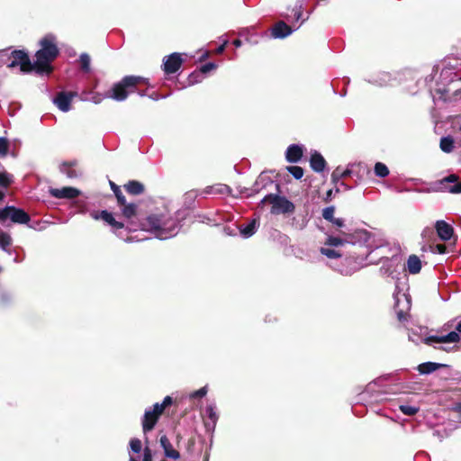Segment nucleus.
Listing matches in <instances>:
<instances>
[{
	"label": "nucleus",
	"instance_id": "6e6552de",
	"mask_svg": "<svg viewBox=\"0 0 461 461\" xmlns=\"http://www.w3.org/2000/svg\"><path fill=\"white\" fill-rule=\"evenodd\" d=\"M7 220L14 223L25 224L29 222L30 216L22 209L14 206H6L0 209V221L5 222Z\"/></svg>",
	"mask_w": 461,
	"mask_h": 461
},
{
	"label": "nucleus",
	"instance_id": "2f4dec72",
	"mask_svg": "<svg viewBox=\"0 0 461 461\" xmlns=\"http://www.w3.org/2000/svg\"><path fill=\"white\" fill-rule=\"evenodd\" d=\"M12 245V238L9 234L0 231V248L9 255H12L14 251L10 248Z\"/></svg>",
	"mask_w": 461,
	"mask_h": 461
},
{
	"label": "nucleus",
	"instance_id": "a18cd8bd",
	"mask_svg": "<svg viewBox=\"0 0 461 461\" xmlns=\"http://www.w3.org/2000/svg\"><path fill=\"white\" fill-rule=\"evenodd\" d=\"M334 212H335V207L334 206H328L326 208H324L322 210V217L330 221V222H332L333 220L335 219L334 217Z\"/></svg>",
	"mask_w": 461,
	"mask_h": 461
},
{
	"label": "nucleus",
	"instance_id": "69168bd1",
	"mask_svg": "<svg viewBox=\"0 0 461 461\" xmlns=\"http://www.w3.org/2000/svg\"><path fill=\"white\" fill-rule=\"evenodd\" d=\"M453 411L457 412L459 414V416L461 417V402H457L454 405L453 407Z\"/></svg>",
	"mask_w": 461,
	"mask_h": 461
},
{
	"label": "nucleus",
	"instance_id": "e2e57ef3",
	"mask_svg": "<svg viewBox=\"0 0 461 461\" xmlns=\"http://www.w3.org/2000/svg\"><path fill=\"white\" fill-rule=\"evenodd\" d=\"M228 43H229V41H228L227 39H224V40L222 41L221 45H220V46L216 49L215 52H216L217 54H221V53L224 51V50H225V48H226V46H227V44H228Z\"/></svg>",
	"mask_w": 461,
	"mask_h": 461
},
{
	"label": "nucleus",
	"instance_id": "338daca9",
	"mask_svg": "<svg viewBox=\"0 0 461 461\" xmlns=\"http://www.w3.org/2000/svg\"><path fill=\"white\" fill-rule=\"evenodd\" d=\"M232 43L236 48H240L242 45V41L239 39L234 40Z\"/></svg>",
	"mask_w": 461,
	"mask_h": 461
},
{
	"label": "nucleus",
	"instance_id": "4468645a",
	"mask_svg": "<svg viewBox=\"0 0 461 461\" xmlns=\"http://www.w3.org/2000/svg\"><path fill=\"white\" fill-rule=\"evenodd\" d=\"M366 259V258H360V257H349L345 259V263L347 264V267H343L342 268L339 269L341 275L343 276H351L357 270H359L364 266V261Z\"/></svg>",
	"mask_w": 461,
	"mask_h": 461
},
{
	"label": "nucleus",
	"instance_id": "09e8293b",
	"mask_svg": "<svg viewBox=\"0 0 461 461\" xmlns=\"http://www.w3.org/2000/svg\"><path fill=\"white\" fill-rule=\"evenodd\" d=\"M11 183H12V176L11 175H9L5 172L0 173V186H2L4 188H7Z\"/></svg>",
	"mask_w": 461,
	"mask_h": 461
},
{
	"label": "nucleus",
	"instance_id": "5fc2aeb1",
	"mask_svg": "<svg viewBox=\"0 0 461 461\" xmlns=\"http://www.w3.org/2000/svg\"><path fill=\"white\" fill-rule=\"evenodd\" d=\"M12 301V295L8 293L3 292L0 294V303L2 304H6Z\"/></svg>",
	"mask_w": 461,
	"mask_h": 461
},
{
	"label": "nucleus",
	"instance_id": "c03bdc74",
	"mask_svg": "<svg viewBox=\"0 0 461 461\" xmlns=\"http://www.w3.org/2000/svg\"><path fill=\"white\" fill-rule=\"evenodd\" d=\"M173 402L172 397L166 396L161 403H155L154 407L157 409L160 413H163L164 410L170 406Z\"/></svg>",
	"mask_w": 461,
	"mask_h": 461
},
{
	"label": "nucleus",
	"instance_id": "473e14b6",
	"mask_svg": "<svg viewBox=\"0 0 461 461\" xmlns=\"http://www.w3.org/2000/svg\"><path fill=\"white\" fill-rule=\"evenodd\" d=\"M125 189L129 194L137 195L144 192V185L139 181L131 180L125 185Z\"/></svg>",
	"mask_w": 461,
	"mask_h": 461
},
{
	"label": "nucleus",
	"instance_id": "7c9ffc66",
	"mask_svg": "<svg viewBox=\"0 0 461 461\" xmlns=\"http://www.w3.org/2000/svg\"><path fill=\"white\" fill-rule=\"evenodd\" d=\"M421 269V261L416 255H411L407 259V270L410 274H418Z\"/></svg>",
	"mask_w": 461,
	"mask_h": 461
},
{
	"label": "nucleus",
	"instance_id": "2eb2a0df",
	"mask_svg": "<svg viewBox=\"0 0 461 461\" xmlns=\"http://www.w3.org/2000/svg\"><path fill=\"white\" fill-rule=\"evenodd\" d=\"M439 79L440 84L443 85V87H438L437 91L441 95H445L449 92V90L446 88L447 85L456 80H461V77H458L456 73L452 68H445L440 72Z\"/></svg>",
	"mask_w": 461,
	"mask_h": 461
},
{
	"label": "nucleus",
	"instance_id": "a19ab883",
	"mask_svg": "<svg viewBox=\"0 0 461 461\" xmlns=\"http://www.w3.org/2000/svg\"><path fill=\"white\" fill-rule=\"evenodd\" d=\"M400 411L407 416H412L416 414L419 411V407L408 405V404H402L399 406Z\"/></svg>",
	"mask_w": 461,
	"mask_h": 461
},
{
	"label": "nucleus",
	"instance_id": "f03ea898",
	"mask_svg": "<svg viewBox=\"0 0 461 461\" xmlns=\"http://www.w3.org/2000/svg\"><path fill=\"white\" fill-rule=\"evenodd\" d=\"M56 38L48 34L40 41L41 49L36 52L34 69L39 74H50L51 72L50 62L59 55V49L56 45Z\"/></svg>",
	"mask_w": 461,
	"mask_h": 461
},
{
	"label": "nucleus",
	"instance_id": "a878e982",
	"mask_svg": "<svg viewBox=\"0 0 461 461\" xmlns=\"http://www.w3.org/2000/svg\"><path fill=\"white\" fill-rule=\"evenodd\" d=\"M259 227V221L258 219H252L249 223L240 226V235L245 238H250Z\"/></svg>",
	"mask_w": 461,
	"mask_h": 461
},
{
	"label": "nucleus",
	"instance_id": "864d4df0",
	"mask_svg": "<svg viewBox=\"0 0 461 461\" xmlns=\"http://www.w3.org/2000/svg\"><path fill=\"white\" fill-rule=\"evenodd\" d=\"M142 461H153L152 450L149 447H145L143 449Z\"/></svg>",
	"mask_w": 461,
	"mask_h": 461
},
{
	"label": "nucleus",
	"instance_id": "4c0bfd02",
	"mask_svg": "<svg viewBox=\"0 0 461 461\" xmlns=\"http://www.w3.org/2000/svg\"><path fill=\"white\" fill-rule=\"evenodd\" d=\"M123 206L122 208V214L125 218L130 219L136 213L137 205L135 203H124L121 204Z\"/></svg>",
	"mask_w": 461,
	"mask_h": 461
},
{
	"label": "nucleus",
	"instance_id": "0e129e2a",
	"mask_svg": "<svg viewBox=\"0 0 461 461\" xmlns=\"http://www.w3.org/2000/svg\"><path fill=\"white\" fill-rule=\"evenodd\" d=\"M200 195H207V194H214V187L212 186H207L201 192H199Z\"/></svg>",
	"mask_w": 461,
	"mask_h": 461
},
{
	"label": "nucleus",
	"instance_id": "9d476101",
	"mask_svg": "<svg viewBox=\"0 0 461 461\" xmlns=\"http://www.w3.org/2000/svg\"><path fill=\"white\" fill-rule=\"evenodd\" d=\"M456 331H450L444 336H429L424 339L427 345H433L434 343H456L460 340V336L457 332L461 333V321L456 327Z\"/></svg>",
	"mask_w": 461,
	"mask_h": 461
},
{
	"label": "nucleus",
	"instance_id": "a211bd4d",
	"mask_svg": "<svg viewBox=\"0 0 461 461\" xmlns=\"http://www.w3.org/2000/svg\"><path fill=\"white\" fill-rule=\"evenodd\" d=\"M381 264L380 274L384 276H393L399 267L400 258L398 256L386 258L382 259Z\"/></svg>",
	"mask_w": 461,
	"mask_h": 461
},
{
	"label": "nucleus",
	"instance_id": "774afa93",
	"mask_svg": "<svg viewBox=\"0 0 461 461\" xmlns=\"http://www.w3.org/2000/svg\"><path fill=\"white\" fill-rule=\"evenodd\" d=\"M332 194H333V190H332V189L329 190V191L327 192V194H326V199H327V200L330 199V198H331V196H332Z\"/></svg>",
	"mask_w": 461,
	"mask_h": 461
},
{
	"label": "nucleus",
	"instance_id": "aec40b11",
	"mask_svg": "<svg viewBox=\"0 0 461 461\" xmlns=\"http://www.w3.org/2000/svg\"><path fill=\"white\" fill-rule=\"evenodd\" d=\"M296 29H292L285 22H278L272 28L271 34L275 39H285L291 35Z\"/></svg>",
	"mask_w": 461,
	"mask_h": 461
},
{
	"label": "nucleus",
	"instance_id": "13d9d810",
	"mask_svg": "<svg viewBox=\"0 0 461 461\" xmlns=\"http://www.w3.org/2000/svg\"><path fill=\"white\" fill-rule=\"evenodd\" d=\"M335 185H336V188L334 190L335 193H339L341 188H343L344 190L351 189V187L349 185H348L347 184H345L342 181H339L338 184H335Z\"/></svg>",
	"mask_w": 461,
	"mask_h": 461
},
{
	"label": "nucleus",
	"instance_id": "37998d69",
	"mask_svg": "<svg viewBox=\"0 0 461 461\" xmlns=\"http://www.w3.org/2000/svg\"><path fill=\"white\" fill-rule=\"evenodd\" d=\"M320 252L329 258H337L341 257V254L334 249L322 247L321 248Z\"/></svg>",
	"mask_w": 461,
	"mask_h": 461
},
{
	"label": "nucleus",
	"instance_id": "49530a36",
	"mask_svg": "<svg viewBox=\"0 0 461 461\" xmlns=\"http://www.w3.org/2000/svg\"><path fill=\"white\" fill-rule=\"evenodd\" d=\"M130 447L133 453L139 454L142 449V443L139 438H131L130 441Z\"/></svg>",
	"mask_w": 461,
	"mask_h": 461
},
{
	"label": "nucleus",
	"instance_id": "c85d7f7f",
	"mask_svg": "<svg viewBox=\"0 0 461 461\" xmlns=\"http://www.w3.org/2000/svg\"><path fill=\"white\" fill-rule=\"evenodd\" d=\"M205 413L207 418L210 420V422H205V427L208 429H214L217 420H218V414L216 411V407L214 404H209L205 409Z\"/></svg>",
	"mask_w": 461,
	"mask_h": 461
},
{
	"label": "nucleus",
	"instance_id": "ea45409f",
	"mask_svg": "<svg viewBox=\"0 0 461 461\" xmlns=\"http://www.w3.org/2000/svg\"><path fill=\"white\" fill-rule=\"evenodd\" d=\"M303 0H297L292 12L294 16V21L299 22L303 15Z\"/></svg>",
	"mask_w": 461,
	"mask_h": 461
},
{
	"label": "nucleus",
	"instance_id": "8fccbe9b",
	"mask_svg": "<svg viewBox=\"0 0 461 461\" xmlns=\"http://www.w3.org/2000/svg\"><path fill=\"white\" fill-rule=\"evenodd\" d=\"M213 187H214V194H225L230 193V188L227 185L219 184V185H213Z\"/></svg>",
	"mask_w": 461,
	"mask_h": 461
},
{
	"label": "nucleus",
	"instance_id": "4d7b16f0",
	"mask_svg": "<svg viewBox=\"0 0 461 461\" xmlns=\"http://www.w3.org/2000/svg\"><path fill=\"white\" fill-rule=\"evenodd\" d=\"M198 195H200L199 194V191L197 190H191V191H188L185 193V200H194L195 199Z\"/></svg>",
	"mask_w": 461,
	"mask_h": 461
},
{
	"label": "nucleus",
	"instance_id": "c9c22d12",
	"mask_svg": "<svg viewBox=\"0 0 461 461\" xmlns=\"http://www.w3.org/2000/svg\"><path fill=\"white\" fill-rule=\"evenodd\" d=\"M381 381V377L373 380L372 382L366 385L365 390L363 391L362 393H367L373 396L376 393V387L380 386Z\"/></svg>",
	"mask_w": 461,
	"mask_h": 461
},
{
	"label": "nucleus",
	"instance_id": "20e7f679",
	"mask_svg": "<svg viewBox=\"0 0 461 461\" xmlns=\"http://www.w3.org/2000/svg\"><path fill=\"white\" fill-rule=\"evenodd\" d=\"M340 236H329L325 242V246L330 247H339L344 245L345 243L357 244V243H366L370 239V233L366 230H357L354 233H348L345 230H340Z\"/></svg>",
	"mask_w": 461,
	"mask_h": 461
},
{
	"label": "nucleus",
	"instance_id": "603ef678",
	"mask_svg": "<svg viewBox=\"0 0 461 461\" xmlns=\"http://www.w3.org/2000/svg\"><path fill=\"white\" fill-rule=\"evenodd\" d=\"M206 393H207V386H203V387L200 388L199 390H196V391L193 392L192 393H190L189 397L191 399L202 398V397L205 396Z\"/></svg>",
	"mask_w": 461,
	"mask_h": 461
},
{
	"label": "nucleus",
	"instance_id": "3c124183",
	"mask_svg": "<svg viewBox=\"0 0 461 461\" xmlns=\"http://www.w3.org/2000/svg\"><path fill=\"white\" fill-rule=\"evenodd\" d=\"M8 140L5 137H0V155L5 156L8 151Z\"/></svg>",
	"mask_w": 461,
	"mask_h": 461
},
{
	"label": "nucleus",
	"instance_id": "680f3d73",
	"mask_svg": "<svg viewBox=\"0 0 461 461\" xmlns=\"http://www.w3.org/2000/svg\"><path fill=\"white\" fill-rule=\"evenodd\" d=\"M293 225L295 226L296 229L302 230L306 226L307 221L303 218L301 221H295V219L293 220Z\"/></svg>",
	"mask_w": 461,
	"mask_h": 461
},
{
	"label": "nucleus",
	"instance_id": "6e6d98bb",
	"mask_svg": "<svg viewBox=\"0 0 461 461\" xmlns=\"http://www.w3.org/2000/svg\"><path fill=\"white\" fill-rule=\"evenodd\" d=\"M105 98L106 97H104V95H101L99 93H95L90 100L94 104H100Z\"/></svg>",
	"mask_w": 461,
	"mask_h": 461
},
{
	"label": "nucleus",
	"instance_id": "79ce46f5",
	"mask_svg": "<svg viewBox=\"0 0 461 461\" xmlns=\"http://www.w3.org/2000/svg\"><path fill=\"white\" fill-rule=\"evenodd\" d=\"M287 171L295 178L301 179L303 176V169L299 166H289Z\"/></svg>",
	"mask_w": 461,
	"mask_h": 461
},
{
	"label": "nucleus",
	"instance_id": "f3484780",
	"mask_svg": "<svg viewBox=\"0 0 461 461\" xmlns=\"http://www.w3.org/2000/svg\"><path fill=\"white\" fill-rule=\"evenodd\" d=\"M76 95L77 93L73 92H59L54 97L53 103L61 112L67 113L70 110L72 99Z\"/></svg>",
	"mask_w": 461,
	"mask_h": 461
},
{
	"label": "nucleus",
	"instance_id": "9b49d317",
	"mask_svg": "<svg viewBox=\"0 0 461 461\" xmlns=\"http://www.w3.org/2000/svg\"><path fill=\"white\" fill-rule=\"evenodd\" d=\"M362 168L365 170V166L361 162L348 164L344 170L338 167L331 174V181L338 184L342 178L351 176L356 174L357 169L360 171Z\"/></svg>",
	"mask_w": 461,
	"mask_h": 461
},
{
	"label": "nucleus",
	"instance_id": "7ed1b4c3",
	"mask_svg": "<svg viewBox=\"0 0 461 461\" xmlns=\"http://www.w3.org/2000/svg\"><path fill=\"white\" fill-rule=\"evenodd\" d=\"M147 79L137 76H125L121 81L113 84L112 88L104 94V97L111 98L117 102L127 99L129 93L132 92L136 86L146 83Z\"/></svg>",
	"mask_w": 461,
	"mask_h": 461
},
{
	"label": "nucleus",
	"instance_id": "dca6fc26",
	"mask_svg": "<svg viewBox=\"0 0 461 461\" xmlns=\"http://www.w3.org/2000/svg\"><path fill=\"white\" fill-rule=\"evenodd\" d=\"M161 414L162 413H160L157 409H155L154 406L152 410L149 409L145 411L141 422L144 434L154 429Z\"/></svg>",
	"mask_w": 461,
	"mask_h": 461
},
{
	"label": "nucleus",
	"instance_id": "5701e85b",
	"mask_svg": "<svg viewBox=\"0 0 461 461\" xmlns=\"http://www.w3.org/2000/svg\"><path fill=\"white\" fill-rule=\"evenodd\" d=\"M159 443L161 447L164 450L165 456L172 459H178L180 457V454L177 450L174 449L172 444L166 435H162L159 438Z\"/></svg>",
	"mask_w": 461,
	"mask_h": 461
},
{
	"label": "nucleus",
	"instance_id": "393cba45",
	"mask_svg": "<svg viewBox=\"0 0 461 461\" xmlns=\"http://www.w3.org/2000/svg\"><path fill=\"white\" fill-rule=\"evenodd\" d=\"M310 165L313 171L321 173L325 169L326 161L321 153L314 151L311 156Z\"/></svg>",
	"mask_w": 461,
	"mask_h": 461
},
{
	"label": "nucleus",
	"instance_id": "cd10ccee",
	"mask_svg": "<svg viewBox=\"0 0 461 461\" xmlns=\"http://www.w3.org/2000/svg\"><path fill=\"white\" fill-rule=\"evenodd\" d=\"M77 162L76 160L70 161V162H63L60 167V172L64 175H66L68 178H77L81 174L77 172L74 167H76Z\"/></svg>",
	"mask_w": 461,
	"mask_h": 461
},
{
	"label": "nucleus",
	"instance_id": "bb28decb",
	"mask_svg": "<svg viewBox=\"0 0 461 461\" xmlns=\"http://www.w3.org/2000/svg\"><path fill=\"white\" fill-rule=\"evenodd\" d=\"M216 68H217V66L213 62H208V63L203 65L200 68V70L198 72H193L189 76V82L191 84L198 83L200 81V79H198V77H200L202 74H207L208 72L215 69Z\"/></svg>",
	"mask_w": 461,
	"mask_h": 461
},
{
	"label": "nucleus",
	"instance_id": "58836bf2",
	"mask_svg": "<svg viewBox=\"0 0 461 461\" xmlns=\"http://www.w3.org/2000/svg\"><path fill=\"white\" fill-rule=\"evenodd\" d=\"M110 185H111L112 190L114 193V195L116 196L118 203L124 204L126 202V199H125V196L122 194L120 187L112 181H110Z\"/></svg>",
	"mask_w": 461,
	"mask_h": 461
},
{
	"label": "nucleus",
	"instance_id": "1a4fd4ad",
	"mask_svg": "<svg viewBox=\"0 0 461 461\" xmlns=\"http://www.w3.org/2000/svg\"><path fill=\"white\" fill-rule=\"evenodd\" d=\"M19 66L21 71L30 72L34 68V63L30 60L28 54L23 50H13L10 57L9 68Z\"/></svg>",
	"mask_w": 461,
	"mask_h": 461
},
{
	"label": "nucleus",
	"instance_id": "f8f14e48",
	"mask_svg": "<svg viewBox=\"0 0 461 461\" xmlns=\"http://www.w3.org/2000/svg\"><path fill=\"white\" fill-rule=\"evenodd\" d=\"M91 215L94 219H101L109 225H111L114 229L115 234L121 239H123V237L122 236V230H123L124 224L117 221L111 212L104 210L101 211L100 212H92Z\"/></svg>",
	"mask_w": 461,
	"mask_h": 461
},
{
	"label": "nucleus",
	"instance_id": "f257e3e1",
	"mask_svg": "<svg viewBox=\"0 0 461 461\" xmlns=\"http://www.w3.org/2000/svg\"><path fill=\"white\" fill-rule=\"evenodd\" d=\"M185 213L178 211L175 216L169 213H153L148 216L145 226L157 239L167 240L176 236L181 227Z\"/></svg>",
	"mask_w": 461,
	"mask_h": 461
},
{
	"label": "nucleus",
	"instance_id": "f704fd0d",
	"mask_svg": "<svg viewBox=\"0 0 461 461\" xmlns=\"http://www.w3.org/2000/svg\"><path fill=\"white\" fill-rule=\"evenodd\" d=\"M80 68L85 73H89L91 70V59L87 53H82L79 56Z\"/></svg>",
	"mask_w": 461,
	"mask_h": 461
},
{
	"label": "nucleus",
	"instance_id": "412c9836",
	"mask_svg": "<svg viewBox=\"0 0 461 461\" xmlns=\"http://www.w3.org/2000/svg\"><path fill=\"white\" fill-rule=\"evenodd\" d=\"M79 190L74 187H63L61 189L51 188L50 190V194H51V196L59 199L75 198L79 195Z\"/></svg>",
	"mask_w": 461,
	"mask_h": 461
},
{
	"label": "nucleus",
	"instance_id": "72a5a7b5",
	"mask_svg": "<svg viewBox=\"0 0 461 461\" xmlns=\"http://www.w3.org/2000/svg\"><path fill=\"white\" fill-rule=\"evenodd\" d=\"M440 149L446 153H449L454 149V140L451 136L442 137L439 143Z\"/></svg>",
	"mask_w": 461,
	"mask_h": 461
},
{
	"label": "nucleus",
	"instance_id": "ddd939ff",
	"mask_svg": "<svg viewBox=\"0 0 461 461\" xmlns=\"http://www.w3.org/2000/svg\"><path fill=\"white\" fill-rule=\"evenodd\" d=\"M183 59L179 53L174 52L164 59L163 70L166 74H174L181 67Z\"/></svg>",
	"mask_w": 461,
	"mask_h": 461
},
{
	"label": "nucleus",
	"instance_id": "4be33fe9",
	"mask_svg": "<svg viewBox=\"0 0 461 461\" xmlns=\"http://www.w3.org/2000/svg\"><path fill=\"white\" fill-rule=\"evenodd\" d=\"M303 153V146L291 144L285 152V158L289 163H297L301 160Z\"/></svg>",
	"mask_w": 461,
	"mask_h": 461
},
{
	"label": "nucleus",
	"instance_id": "6ab92c4d",
	"mask_svg": "<svg viewBox=\"0 0 461 461\" xmlns=\"http://www.w3.org/2000/svg\"><path fill=\"white\" fill-rule=\"evenodd\" d=\"M435 229L438 233V236L443 241L449 240L454 234L453 227L443 220L436 221Z\"/></svg>",
	"mask_w": 461,
	"mask_h": 461
},
{
	"label": "nucleus",
	"instance_id": "b1692460",
	"mask_svg": "<svg viewBox=\"0 0 461 461\" xmlns=\"http://www.w3.org/2000/svg\"><path fill=\"white\" fill-rule=\"evenodd\" d=\"M274 182L272 179L264 173H261L257 180L254 183V185L251 189V192L248 194V195H251L252 194L258 193L260 190L267 188L268 185H273Z\"/></svg>",
	"mask_w": 461,
	"mask_h": 461
},
{
	"label": "nucleus",
	"instance_id": "e433bc0d",
	"mask_svg": "<svg viewBox=\"0 0 461 461\" xmlns=\"http://www.w3.org/2000/svg\"><path fill=\"white\" fill-rule=\"evenodd\" d=\"M375 174L378 177H386L389 175V169L387 166L382 162H376L375 165Z\"/></svg>",
	"mask_w": 461,
	"mask_h": 461
},
{
	"label": "nucleus",
	"instance_id": "052dcab7",
	"mask_svg": "<svg viewBox=\"0 0 461 461\" xmlns=\"http://www.w3.org/2000/svg\"><path fill=\"white\" fill-rule=\"evenodd\" d=\"M446 251V247L442 244H438L432 249V252L438 253V254H444Z\"/></svg>",
	"mask_w": 461,
	"mask_h": 461
},
{
	"label": "nucleus",
	"instance_id": "bf43d9fd",
	"mask_svg": "<svg viewBox=\"0 0 461 461\" xmlns=\"http://www.w3.org/2000/svg\"><path fill=\"white\" fill-rule=\"evenodd\" d=\"M331 223L338 229H342L345 227V221L342 218H335Z\"/></svg>",
	"mask_w": 461,
	"mask_h": 461
},
{
	"label": "nucleus",
	"instance_id": "0eeeda50",
	"mask_svg": "<svg viewBox=\"0 0 461 461\" xmlns=\"http://www.w3.org/2000/svg\"><path fill=\"white\" fill-rule=\"evenodd\" d=\"M431 191L461 194V181H459L456 175L451 174L441 180L437 181L431 187Z\"/></svg>",
	"mask_w": 461,
	"mask_h": 461
},
{
	"label": "nucleus",
	"instance_id": "de8ad7c7",
	"mask_svg": "<svg viewBox=\"0 0 461 461\" xmlns=\"http://www.w3.org/2000/svg\"><path fill=\"white\" fill-rule=\"evenodd\" d=\"M391 81V75L386 72H383L379 75V78L374 82L380 86H386Z\"/></svg>",
	"mask_w": 461,
	"mask_h": 461
},
{
	"label": "nucleus",
	"instance_id": "423d86ee",
	"mask_svg": "<svg viewBox=\"0 0 461 461\" xmlns=\"http://www.w3.org/2000/svg\"><path fill=\"white\" fill-rule=\"evenodd\" d=\"M393 298L394 311L398 321L401 322L407 321L411 306V296L405 293L397 292L393 294Z\"/></svg>",
	"mask_w": 461,
	"mask_h": 461
},
{
	"label": "nucleus",
	"instance_id": "c756f323",
	"mask_svg": "<svg viewBox=\"0 0 461 461\" xmlns=\"http://www.w3.org/2000/svg\"><path fill=\"white\" fill-rule=\"evenodd\" d=\"M443 366H446L443 364L435 363V362H425V363L420 364L417 366V370L419 371V373L420 375H429Z\"/></svg>",
	"mask_w": 461,
	"mask_h": 461
},
{
	"label": "nucleus",
	"instance_id": "39448f33",
	"mask_svg": "<svg viewBox=\"0 0 461 461\" xmlns=\"http://www.w3.org/2000/svg\"><path fill=\"white\" fill-rule=\"evenodd\" d=\"M262 203H269L272 204V214H285L294 212L295 206L285 196L278 194H267L262 200Z\"/></svg>",
	"mask_w": 461,
	"mask_h": 461
}]
</instances>
